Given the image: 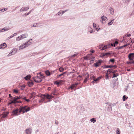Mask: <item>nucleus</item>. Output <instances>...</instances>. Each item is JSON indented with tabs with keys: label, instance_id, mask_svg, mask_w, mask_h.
Here are the masks:
<instances>
[{
	"label": "nucleus",
	"instance_id": "31",
	"mask_svg": "<svg viewBox=\"0 0 134 134\" xmlns=\"http://www.w3.org/2000/svg\"><path fill=\"white\" fill-rule=\"evenodd\" d=\"M79 108H81V109L80 110V111H82L84 110L83 107L82 106H79Z\"/></svg>",
	"mask_w": 134,
	"mask_h": 134
},
{
	"label": "nucleus",
	"instance_id": "22",
	"mask_svg": "<svg viewBox=\"0 0 134 134\" xmlns=\"http://www.w3.org/2000/svg\"><path fill=\"white\" fill-rule=\"evenodd\" d=\"M89 77V75L88 74V75L87 76H86V77L85 79L83 81L84 83H86L87 82V81Z\"/></svg>",
	"mask_w": 134,
	"mask_h": 134
},
{
	"label": "nucleus",
	"instance_id": "19",
	"mask_svg": "<svg viewBox=\"0 0 134 134\" xmlns=\"http://www.w3.org/2000/svg\"><path fill=\"white\" fill-rule=\"evenodd\" d=\"M9 30V29H8L6 27H4L0 31L1 32H4L7 31H8Z\"/></svg>",
	"mask_w": 134,
	"mask_h": 134
},
{
	"label": "nucleus",
	"instance_id": "38",
	"mask_svg": "<svg viewBox=\"0 0 134 134\" xmlns=\"http://www.w3.org/2000/svg\"><path fill=\"white\" fill-rule=\"evenodd\" d=\"M68 10H69L68 9H67L65 10L64 11H62V15L64 13H65L66 12L68 11Z\"/></svg>",
	"mask_w": 134,
	"mask_h": 134
},
{
	"label": "nucleus",
	"instance_id": "3",
	"mask_svg": "<svg viewBox=\"0 0 134 134\" xmlns=\"http://www.w3.org/2000/svg\"><path fill=\"white\" fill-rule=\"evenodd\" d=\"M32 42V39L30 40L25 43L24 44L21 45L19 47L20 49H22L26 47H28L29 45L31 44Z\"/></svg>",
	"mask_w": 134,
	"mask_h": 134
},
{
	"label": "nucleus",
	"instance_id": "10",
	"mask_svg": "<svg viewBox=\"0 0 134 134\" xmlns=\"http://www.w3.org/2000/svg\"><path fill=\"white\" fill-rule=\"evenodd\" d=\"M3 113V115L2 117V118H5L8 116V114L9 113V112H4Z\"/></svg>",
	"mask_w": 134,
	"mask_h": 134
},
{
	"label": "nucleus",
	"instance_id": "9",
	"mask_svg": "<svg viewBox=\"0 0 134 134\" xmlns=\"http://www.w3.org/2000/svg\"><path fill=\"white\" fill-rule=\"evenodd\" d=\"M40 23H37L36 24H32L31 26L32 27H38L40 26H42L41 25H39Z\"/></svg>",
	"mask_w": 134,
	"mask_h": 134
},
{
	"label": "nucleus",
	"instance_id": "27",
	"mask_svg": "<svg viewBox=\"0 0 134 134\" xmlns=\"http://www.w3.org/2000/svg\"><path fill=\"white\" fill-rule=\"evenodd\" d=\"M90 121L91 122H92L93 123H94L96 122V120L95 118H93L90 119Z\"/></svg>",
	"mask_w": 134,
	"mask_h": 134
},
{
	"label": "nucleus",
	"instance_id": "26",
	"mask_svg": "<svg viewBox=\"0 0 134 134\" xmlns=\"http://www.w3.org/2000/svg\"><path fill=\"white\" fill-rule=\"evenodd\" d=\"M38 74L40 75V79L42 78H44L45 77V76H44V75H43L42 74H41V72H40L39 73H37V75H38Z\"/></svg>",
	"mask_w": 134,
	"mask_h": 134
},
{
	"label": "nucleus",
	"instance_id": "36",
	"mask_svg": "<svg viewBox=\"0 0 134 134\" xmlns=\"http://www.w3.org/2000/svg\"><path fill=\"white\" fill-rule=\"evenodd\" d=\"M109 61L111 62L113 64L114 63V62L115 61V59L113 58L110 59L109 60Z\"/></svg>",
	"mask_w": 134,
	"mask_h": 134
},
{
	"label": "nucleus",
	"instance_id": "4",
	"mask_svg": "<svg viewBox=\"0 0 134 134\" xmlns=\"http://www.w3.org/2000/svg\"><path fill=\"white\" fill-rule=\"evenodd\" d=\"M79 84L78 83H75L72 84L71 85L68 87V90L71 89V90H73L75 91L78 88H76V87Z\"/></svg>",
	"mask_w": 134,
	"mask_h": 134
},
{
	"label": "nucleus",
	"instance_id": "18",
	"mask_svg": "<svg viewBox=\"0 0 134 134\" xmlns=\"http://www.w3.org/2000/svg\"><path fill=\"white\" fill-rule=\"evenodd\" d=\"M31 77L30 75H28L26 76L24 78L25 80H27L30 79Z\"/></svg>",
	"mask_w": 134,
	"mask_h": 134
},
{
	"label": "nucleus",
	"instance_id": "59",
	"mask_svg": "<svg viewBox=\"0 0 134 134\" xmlns=\"http://www.w3.org/2000/svg\"><path fill=\"white\" fill-rule=\"evenodd\" d=\"M58 121L56 120L55 121V124L57 125L58 124Z\"/></svg>",
	"mask_w": 134,
	"mask_h": 134
},
{
	"label": "nucleus",
	"instance_id": "35",
	"mask_svg": "<svg viewBox=\"0 0 134 134\" xmlns=\"http://www.w3.org/2000/svg\"><path fill=\"white\" fill-rule=\"evenodd\" d=\"M42 81V80L41 79H40V80H36L35 79H34V81L36 83H39L40 82H41Z\"/></svg>",
	"mask_w": 134,
	"mask_h": 134
},
{
	"label": "nucleus",
	"instance_id": "33",
	"mask_svg": "<svg viewBox=\"0 0 134 134\" xmlns=\"http://www.w3.org/2000/svg\"><path fill=\"white\" fill-rule=\"evenodd\" d=\"M64 69L62 67H60L59 69V70L60 72L63 71L64 70Z\"/></svg>",
	"mask_w": 134,
	"mask_h": 134
},
{
	"label": "nucleus",
	"instance_id": "8",
	"mask_svg": "<svg viewBox=\"0 0 134 134\" xmlns=\"http://www.w3.org/2000/svg\"><path fill=\"white\" fill-rule=\"evenodd\" d=\"M7 46V45L6 43H4L3 44H1L0 45V49L2 48H6Z\"/></svg>",
	"mask_w": 134,
	"mask_h": 134
},
{
	"label": "nucleus",
	"instance_id": "21",
	"mask_svg": "<svg viewBox=\"0 0 134 134\" xmlns=\"http://www.w3.org/2000/svg\"><path fill=\"white\" fill-rule=\"evenodd\" d=\"M108 48L107 46H104L102 47H100V49L102 50H103L105 49H107Z\"/></svg>",
	"mask_w": 134,
	"mask_h": 134
},
{
	"label": "nucleus",
	"instance_id": "49",
	"mask_svg": "<svg viewBox=\"0 0 134 134\" xmlns=\"http://www.w3.org/2000/svg\"><path fill=\"white\" fill-rule=\"evenodd\" d=\"M110 53H104V55H105V56H107L108 55H110Z\"/></svg>",
	"mask_w": 134,
	"mask_h": 134
},
{
	"label": "nucleus",
	"instance_id": "46",
	"mask_svg": "<svg viewBox=\"0 0 134 134\" xmlns=\"http://www.w3.org/2000/svg\"><path fill=\"white\" fill-rule=\"evenodd\" d=\"M95 78V77L94 76L92 75V76H91V78L92 80H93Z\"/></svg>",
	"mask_w": 134,
	"mask_h": 134
},
{
	"label": "nucleus",
	"instance_id": "58",
	"mask_svg": "<svg viewBox=\"0 0 134 134\" xmlns=\"http://www.w3.org/2000/svg\"><path fill=\"white\" fill-rule=\"evenodd\" d=\"M93 80H94V81H95V82H96L98 81L97 79H96V78H95Z\"/></svg>",
	"mask_w": 134,
	"mask_h": 134
},
{
	"label": "nucleus",
	"instance_id": "62",
	"mask_svg": "<svg viewBox=\"0 0 134 134\" xmlns=\"http://www.w3.org/2000/svg\"><path fill=\"white\" fill-rule=\"evenodd\" d=\"M102 77H98L97 78L98 80V81L99 80H100L102 78Z\"/></svg>",
	"mask_w": 134,
	"mask_h": 134
},
{
	"label": "nucleus",
	"instance_id": "5",
	"mask_svg": "<svg viewBox=\"0 0 134 134\" xmlns=\"http://www.w3.org/2000/svg\"><path fill=\"white\" fill-rule=\"evenodd\" d=\"M128 57L130 60H133L134 59V53H130L129 54Z\"/></svg>",
	"mask_w": 134,
	"mask_h": 134
},
{
	"label": "nucleus",
	"instance_id": "6",
	"mask_svg": "<svg viewBox=\"0 0 134 134\" xmlns=\"http://www.w3.org/2000/svg\"><path fill=\"white\" fill-rule=\"evenodd\" d=\"M107 19V18L104 16H103L101 17V21L103 23H104Z\"/></svg>",
	"mask_w": 134,
	"mask_h": 134
},
{
	"label": "nucleus",
	"instance_id": "60",
	"mask_svg": "<svg viewBox=\"0 0 134 134\" xmlns=\"http://www.w3.org/2000/svg\"><path fill=\"white\" fill-rule=\"evenodd\" d=\"M12 55V53H11V52H10V53L9 54H8V56H9L10 55Z\"/></svg>",
	"mask_w": 134,
	"mask_h": 134
},
{
	"label": "nucleus",
	"instance_id": "13",
	"mask_svg": "<svg viewBox=\"0 0 134 134\" xmlns=\"http://www.w3.org/2000/svg\"><path fill=\"white\" fill-rule=\"evenodd\" d=\"M129 44H126L124 45L123 46H119L118 47H117L115 48V49H121V48H122L123 47H126L128 46V45H129Z\"/></svg>",
	"mask_w": 134,
	"mask_h": 134
},
{
	"label": "nucleus",
	"instance_id": "43",
	"mask_svg": "<svg viewBox=\"0 0 134 134\" xmlns=\"http://www.w3.org/2000/svg\"><path fill=\"white\" fill-rule=\"evenodd\" d=\"M61 13H62V10H60L58 13L57 15H58V16H60V14H61Z\"/></svg>",
	"mask_w": 134,
	"mask_h": 134
},
{
	"label": "nucleus",
	"instance_id": "41",
	"mask_svg": "<svg viewBox=\"0 0 134 134\" xmlns=\"http://www.w3.org/2000/svg\"><path fill=\"white\" fill-rule=\"evenodd\" d=\"M92 54H91V55H87V57L88 58V59H90V60L91 59V55Z\"/></svg>",
	"mask_w": 134,
	"mask_h": 134
},
{
	"label": "nucleus",
	"instance_id": "1",
	"mask_svg": "<svg viewBox=\"0 0 134 134\" xmlns=\"http://www.w3.org/2000/svg\"><path fill=\"white\" fill-rule=\"evenodd\" d=\"M30 110V108L27 105L21 106L19 108H17L13 110L12 112V115L16 116L18 115V113L20 114L21 112L24 114Z\"/></svg>",
	"mask_w": 134,
	"mask_h": 134
},
{
	"label": "nucleus",
	"instance_id": "52",
	"mask_svg": "<svg viewBox=\"0 0 134 134\" xmlns=\"http://www.w3.org/2000/svg\"><path fill=\"white\" fill-rule=\"evenodd\" d=\"M84 59H86L87 60H90V59H88V58L87 55V56L86 57H85Z\"/></svg>",
	"mask_w": 134,
	"mask_h": 134
},
{
	"label": "nucleus",
	"instance_id": "45",
	"mask_svg": "<svg viewBox=\"0 0 134 134\" xmlns=\"http://www.w3.org/2000/svg\"><path fill=\"white\" fill-rule=\"evenodd\" d=\"M36 93L35 92H33L31 93V96H34L36 94Z\"/></svg>",
	"mask_w": 134,
	"mask_h": 134
},
{
	"label": "nucleus",
	"instance_id": "40",
	"mask_svg": "<svg viewBox=\"0 0 134 134\" xmlns=\"http://www.w3.org/2000/svg\"><path fill=\"white\" fill-rule=\"evenodd\" d=\"M116 134H120V131L119 129L117 128L116 131Z\"/></svg>",
	"mask_w": 134,
	"mask_h": 134
},
{
	"label": "nucleus",
	"instance_id": "39",
	"mask_svg": "<svg viewBox=\"0 0 134 134\" xmlns=\"http://www.w3.org/2000/svg\"><path fill=\"white\" fill-rule=\"evenodd\" d=\"M66 72H64L62 73V74L59 75H58V77H60L62 76L64 74H65L66 73Z\"/></svg>",
	"mask_w": 134,
	"mask_h": 134
},
{
	"label": "nucleus",
	"instance_id": "42",
	"mask_svg": "<svg viewBox=\"0 0 134 134\" xmlns=\"http://www.w3.org/2000/svg\"><path fill=\"white\" fill-rule=\"evenodd\" d=\"M102 62V61L101 60H99L97 62L100 65L101 64Z\"/></svg>",
	"mask_w": 134,
	"mask_h": 134
},
{
	"label": "nucleus",
	"instance_id": "53",
	"mask_svg": "<svg viewBox=\"0 0 134 134\" xmlns=\"http://www.w3.org/2000/svg\"><path fill=\"white\" fill-rule=\"evenodd\" d=\"M25 11L23 8H22L20 10V12H22Z\"/></svg>",
	"mask_w": 134,
	"mask_h": 134
},
{
	"label": "nucleus",
	"instance_id": "7",
	"mask_svg": "<svg viewBox=\"0 0 134 134\" xmlns=\"http://www.w3.org/2000/svg\"><path fill=\"white\" fill-rule=\"evenodd\" d=\"M32 129L29 128L26 129L25 130V132L26 134H31L32 132Z\"/></svg>",
	"mask_w": 134,
	"mask_h": 134
},
{
	"label": "nucleus",
	"instance_id": "28",
	"mask_svg": "<svg viewBox=\"0 0 134 134\" xmlns=\"http://www.w3.org/2000/svg\"><path fill=\"white\" fill-rule=\"evenodd\" d=\"M15 98L16 99V100H18V99H23V96H19V97L16 96V97H15Z\"/></svg>",
	"mask_w": 134,
	"mask_h": 134
},
{
	"label": "nucleus",
	"instance_id": "47",
	"mask_svg": "<svg viewBox=\"0 0 134 134\" xmlns=\"http://www.w3.org/2000/svg\"><path fill=\"white\" fill-rule=\"evenodd\" d=\"M93 27L94 28H96L97 25H96V24L95 23H93Z\"/></svg>",
	"mask_w": 134,
	"mask_h": 134
},
{
	"label": "nucleus",
	"instance_id": "56",
	"mask_svg": "<svg viewBox=\"0 0 134 134\" xmlns=\"http://www.w3.org/2000/svg\"><path fill=\"white\" fill-rule=\"evenodd\" d=\"M112 106L111 107V104H108V108H110L112 107Z\"/></svg>",
	"mask_w": 134,
	"mask_h": 134
},
{
	"label": "nucleus",
	"instance_id": "48",
	"mask_svg": "<svg viewBox=\"0 0 134 134\" xmlns=\"http://www.w3.org/2000/svg\"><path fill=\"white\" fill-rule=\"evenodd\" d=\"M101 57L102 58H103L104 56H105V55H104V53H102L101 55Z\"/></svg>",
	"mask_w": 134,
	"mask_h": 134
},
{
	"label": "nucleus",
	"instance_id": "37",
	"mask_svg": "<svg viewBox=\"0 0 134 134\" xmlns=\"http://www.w3.org/2000/svg\"><path fill=\"white\" fill-rule=\"evenodd\" d=\"M94 65L95 67H97L99 66V64L97 62L96 63H94Z\"/></svg>",
	"mask_w": 134,
	"mask_h": 134
},
{
	"label": "nucleus",
	"instance_id": "50",
	"mask_svg": "<svg viewBox=\"0 0 134 134\" xmlns=\"http://www.w3.org/2000/svg\"><path fill=\"white\" fill-rule=\"evenodd\" d=\"M13 37V35H12L10 36V37H9L8 38H7V39L9 40L10 39V38H11Z\"/></svg>",
	"mask_w": 134,
	"mask_h": 134
},
{
	"label": "nucleus",
	"instance_id": "34",
	"mask_svg": "<svg viewBox=\"0 0 134 134\" xmlns=\"http://www.w3.org/2000/svg\"><path fill=\"white\" fill-rule=\"evenodd\" d=\"M23 99L24 100H25L27 102H29L30 101V100L29 99H27L25 97L23 96Z\"/></svg>",
	"mask_w": 134,
	"mask_h": 134
},
{
	"label": "nucleus",
	"instance_id": "30",
	"mask_svg": "<svg viewBox=\"0 0 134 134\" xmlns=\"http://www.w3.org/2000/svg\"><path fill=\"white\" fill-rule=\"evenodd\" d=\"M128 98V97L126 96L125 95H124L123 96L122 100L124 101L126 99H127Z\"/></svg>",
	"mask_w": 134,
	"mask_h": 134
},
{
	"label": "nucleus",
	"instance_id": "57",
	"mask_svg": "<svg viewBox=\"0 0 134 134\" xmlns=\"http://www.w3.org/2000/svg\"><path fill=\"white\" fill-rule=\"evenodd\" d=\"M113 23V22H112V23L111 21H110V22H109L108 23V25H111Z\"/></svg>",
	"mask_w": 134,
	"mask_h": 134
},
{
	"label": "nucleus",
	"instance_id": "14",
	"mask_svg": "<svg viewBox=\"0 0 134 134\" xmlns=\"http://www.w3.org/2000/svg\"><path fill=\"white\" fill-rule=\"evenodd\" d=\"M63 81L62 80H60L59 82H58L57 81H55L54 82V84H56L58 85H59L60 84H61L62 83V82Z\"/></svg>",
	"mask_w": 134,
	"mask_h": 134
},
{
	"label": "nucleus",
	"instance_id": "55",
	"mask_svg": "<svg viewBox=\"0 0 134 134\" xmlns=\"http://www.w3.org/2000/svg\"><path fill=\"white\" fill-rule=\"evenodd\" d=\"M117 103H118V102H116V103H113V104H112V105L113 106H115L116 105V104H117Z\"/></svg>",
	"mask_w": 134,
	"mask_h": 134
},
{
	"label": "nucleus",
	"instance_id": "2",
	"mask_svg": "<svg viewBox=\"0 0 134 134\" xmlns=\"http://www.w3.org/2000/svg\"><path fill=\"white\" fill-rule=\"evenodd\" d=\"M41 98V100L45 102V99H51L53 98L54 97L48 94H42L40 96Z\"/></svg>",
	"mask_w": 134,
	"mask_h": 134
},
{
	"label": "nucleus",
	"instance_id": "51",
	"mask_svg": "<svg viewBox=\"0 0 134 134\" xmlns=\"http://www.w3.org/2000/svg\"><path fill=\"white\" fill-rule=\"evenodd\" d=\"M29 9V7H26V8H24L25 11L27 10H28Z\"/></svg>",
	"mask_w": 134,
	"mask_h": 134
},
{
	"label": "nucleus",
	"instance_id": "11",
	"mask_svg": "<svg viewBox=\"0 0 134 134\" xmlns=\"http://www.w3.org/2000/svg\"><path fill=\"white\" fill-rule=\"evenodd\" d=\"M27 84L29 87H31L34 85V83L32 80H31L27 83Z\"/></svg>",
	"mask_w": 134,
	"mask_h": 134
},
{
	"label": "nucleus",
	"instance_id": "44",
	"mask_svg": "<svg viewBox=\"0 0 134 134\" xmlns=\"http://www.w3.org/2000/svg\"><path fill=\"white\" fill-rule=\"evenodd\" d=\"M14 92L15 93H18V90L14 89Z\"/></svg>",
	"mask_w": 134,
	"mask_h": 134
},
{
	"label": "nucleus",
	"instance_id": "24",
	"mask_svg": "<svg viewBox=\"0 0 134 134\" xmlns=\"http://www.w3.org/2000/svg\"><path fill=\"white\" fill-rule=\"evenodd\" d=\"M109 74L108 73V72H107L106 73V75L105 76V78L106 80H108L109 79V76L108 75Z\"/></svg>",
	"mask_w": 134,
	"mask_h": 134
},
{
	"label": "nucleus",
	"instance_id": "17",
	"mask_svg": "<svg viewBox=\"0 0 134 134\" xmlns=\"http://www.w3.org/2000/svg\"><path fill=\"white\" fill-rule=\"evenodd\" d=\"M21 36V37L22 38V39H23L27 37L28 36V35L26 33L23 34Z\"/></svg>",
	"mask_w": 134,
	"mask_h": 134
},
{
	"label": "nucleus",
	"instance_id": "64",
	"mask_svg": "<svg viewBox=\"0 0 134 134\" xmlns=\"http://www.w3.org/2000/svg\"><path fill=\"white\" fill-rule=\"evenodd\" d=\"M131 61L130 62H127V64H132Z\"/></svg>",
	"mask_w": 134,
	"mask_h": 134
},
{
	"label": "nucleus",
	"instance_id": "15",
	"mask_svg": "<svg viewBox=\"0 0 134 134\" xmlns=\"http://www.w3.org/2000/svg\"><path fill=\"white\" fill-rule=\"evenodd\" d=\"M17 49L16 48H13L12 50L11 53L12 55L15 54L17 52Z\"/></svg>",
	"mask_w": 134,
	"mask_h": 134
},
{
	"label": "nucleus",
	"instance_id": "54",
	"mask_svg": "<svg viewBox=\"0 0 134 134\" xmlns=\"http://www.w3.org/2000/svg\"><path fill=\"white\" fill-rule=\"evenodd\" d=\"M10 102H9L8 104H14V102H13L12 100H10Z\"/></svg>",
	"mask_w": 134,
	"mask_h": 134
},
{
	"label": "nucleus",
	"instance_id": "20",
	"mask_svg": "<svg viewBox=\"0 0 134 134\" xmlns=\"http://www.w3.org/2000/svg\"><path fill=\"white\" fill-rule=\"evenodd\" d=\"M11 99L12 100V101L14 102V104H16V100L15 97H12L11 98Z\"/></svg>",
	"mask_w": 134,
	"mask_h": 134
},
{
	"label": "nucleus",
	"instance_id": "29",
	"mask_svg": "<svg viewBox=\"0 0 134 134\" xmlns=\"http://www.w3.org/2000/svg\"><path fill=\"white\" fill-rule=\"evenodd\" d=\"M113 70H114L112 69H109L107 70V72H109L110 73H113Z\"/></svg>",
	"mask_w": 134,
	"mask_h": 134
},
{
	"label": "nucleus",
	"instance_id": "23",
	"mask_svg": "<svg viewBox=\"0 0 134 134\" xmlns=\"http://www.w3.org/2000/svg\"><path fill=\"white\" fill-rule=\"evenodd\" d=\"M45 73L46 75L48 76H49L51 75L50 72L48 70L46 71L45 72Z\"/></svg>",
	"mask_w": 134,
	"mask_h": 134
},
{
	"label": "nucleus",
	"instance_id": "25",
	"mask_svg": "<svg viewBox=\"0 0 134 134\" xmlns=\"http://www.w3.org/2000/svg\"><path fill=\"white\" fill-rule=\"evenodd\" d=\"M22 39V38L21 37V36H19L17 37L16 38V41H19L21 40Z\"/></svg>",
	"mask_w": 134,
	"mask_h": 134
},
{
	"label": "nucleus",
	"instance_id": "12",
	"mask_svg": "<svg viewBox=\"0 0 134 134\" xmlns=\"http://www.w3.org/2000/svg\"><path fill=\"white\" fill-rule=\"evenodd\" d=\"M110 12V13L112 15L114 14V12L113 9L111 7H110L109 8V9Z\"/></svg>",
	"mask_w": 134,
	"mask_h": 134
},
{
	"label": "nucleus",
	"instance_id": "61",
	"mask_svg": "<svg viewBox=\"0 0 134 134\" xmlns=\"http://www.w3.org/2000/svg\"><path fill=\"white\" fill-rule=\"evenodd\" d=\"M94 61L93 60H91L90 62V63L91 64V63H93V62Z\"/></svg>",
	"mask_w": 134,
	"mask_h": 134
},
{
	"label": "nucleus",
	"instance_id": "32",
	"mask_svg": "<svg viewBox=\"0 0 134 134\" xmlns=\"http://www.w3.org/2000/svg\"><path fill=\"white\" fill-rule=\"evenodd\" d=\"M119 74H114L112 78H114L116 77L119 76Z\"/></svg>",
	"mask_w": 134,
	"mask_h": 134
},
{
	"label": "nucleus",
	"instance_id": "63",
	"mask_svg": "<svg viewBox=\"0 0 134 134\" xmlns=\"http://www.w3.org/2000/svg\"><path fill=\"white\" fill-rule=\"evenodd\" d=\"M4 9H2L1 10H0V11H1V12H4Z\"/></svg>",
	"mask_w": 134,
	"mask_h": 134
},
{
	"label": "nucleus",
	"instance_id": "16",
	"mask_svg": "<svg viewBox=\"0 0 134 134\" xmlns=\"http://www.w3.org/2000/svg\"><path fill=\"white\" fill-rule=\"evenodd\" d=\"M113 66H112V65H105L103 66H102V67L103 68H113Z\"/></svg>",
	"mask_w": 134,
	"mask_h": 134
}]
</instances>
